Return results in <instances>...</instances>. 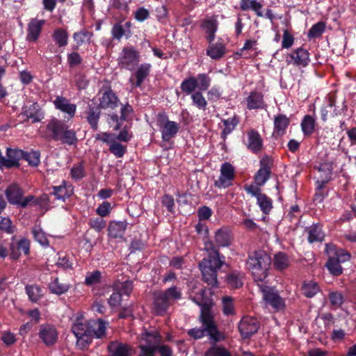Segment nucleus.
<instances>
[{"instance_id": "50", "label": "nucleus", "mask_w": 356, "mask_h": 356, "mask_svg": "<svg viewBox=\"0 0 356 356\" xmlns=\"http://www.w3.org/2000/svg\"><path fill=\"white\" fill-rule=\"evenodd\" d=\"M243 275L238 272H232L227 276V284L233 288H240L243 285Z\"/></svg>"}, {"instance_id": "27", "label": "nucleus", "mask_w": 356, "mask_h": 356, "mask_svg": "<svg viewBox=\"0 0 356 356\" xmlns=\"http://www.w3.org/2000/svg\"><path fill=\"white\" fill-rule=\"evenodd\" d=\"M318 172L320 173L319 177L317 178V183L327 184L331 179L332 175V163L330 162H324L319 164L318 166L315 167Z\"/></svg>"}, {"instance_id": "51", "label": "nucleus", "mask_w": 356, "mask_h": 356, "mask_svg": "<svg viewBox=\"0 0 356 356\" xmlns=\"http://www.w3.org/2000/svg\"><path fill=\"white\" fill-rule=\"evenodd\" d=\"M196 78L197 88L202 91L207 90L211 84V78L207 74H199Z\"/></svg>"}, {"instance_id": "59", "label": "nucleus", "mask_w": 356, "mask_h": 356, "mask_svg": "<svg viewBox=\"0 0 356 356\" xmlns=\"http://www.w3.org/2000/svg\"><path fill=\"white\" fill-rule=\"evenodd\" d=\"M109 151L117 158H120L125 154L126 148L122 144L113 142L109 147Z\"/></svg>"}, {"instance_id": "61", "label": "nucleus", "mask_w": 356, "mask_h": 356, "mask_svg": "<svg viewBox=\"0 0 356 356\" xmlns=\"http://www.w3.org/2000/svg\"><path fill=\"white\" fill-rule=\"evenodd\" d=\"M89 225L91 228L99 232L106 227V221L103 220L102 217H97L90 219Z\"/></svg>"}, {"instance_id": "5", "label": "nucleus", "mask_w": 356, "mask_h": 356, "mask_svg": "<svg viewBox=\"0 0 356 356\" xmlns=\"http://www.w3.org/2000/svg\"><path fill=\"white\" fill-rule=\"evenodd\" d=\"M90 321H87L82 316L77 317L72 323L71 331L76 338V345L84 349L90 344Z\"/></svg>"}, {"instance_id": "54", "label": "nucleus", "mask_w": 356, "mask_h": 356, "mask_svg": "<svg viewBox=\"0 0 356 356\" xmlns=\"http://www.w3.org/2000/svg\"><path fill=\"white\" fill-rule=\"evenodd\" d=\"M22 159L26 161L29 165L32 166H38L40 163V153L37 151H32L31 152H24Z\"/></svg>"}, {"instance_id": "4", "label": "nucleus", "mask_w": 356, "mask_h": 356, "mask_svg": "<svg viewBox=\"0 0 356 356\" xmlns=\"http://www.w3.org/2000/svg\"><path fill=\"white\" fill-rule=\"evenodd\" d=\"M47 129L51 134V138L54 141L63 145L76 146L78 143L76 131L70 129L64 121L54 118L49 122Z\"/></svg>"}, {"instance_id": "1", "label": "nucleus", "mask_w": 356, "mask_h": 356, "mask_svg": "<svg viewBox=\"0 0 356 356\" xmlns=\"http://www.w3.org/2000/svg\"><path fill=\"white\" fill-rule=\"evenodd\" d=\"M206 290L201 289L191 299L201 307L198 321L200 327H193L187 331V334L194 340H199L204 337H209L213 342H221L226 338L224 332L220 330L215 316L211 312L213 305V300L205 296Z\"/></svg>"}, {"instance_id": "29", "label": "nucleus", "mask_w": 356, "mask_h": 356, "mask_svg": "<svg viewBox=\"0 0 356 356\" xmlns=\"http://www.w3.org/2000/svg\"><path fill=\"white\" fill-rule=\"evenodd\" d=\"M127 222L124 221H111L108 227V236L113 238H122L127 227Z\"/></svg>"}, {"instance_id": "32", "label": "nucleus", "mask_w": 356, "mask_h": 356, "mask_svg": "<svg viewBox=\"0 0 356 356\" xmlns=\"http://www.w3.org/2000/svg\"><path fill=\"white\" fill-rule=\"evenodd\" d=\"M239 5L242 11L251 10L255 13L257 17H261L264 16L261 11L263 5L257 0H241Z\"/></svg>"}, {"instance_id": "19", "label": "nucleus", "mask_w": 356, "mask_h": 356, "mask_svg": "<svg viewBox=\"0 0 356 356\" xmlns=\"http://www.w3.org/2000/svg\"><path fill=\"white\" fill-rule=\"evenodd\" d=\"M7 158L3 157V166L7 168L19 167V161L22 159L24 151L19 149L8 148L6 152Z\"/></svg>"}, {"instance_id": "22", "label": "nucleus", "mask_w": 356, "mask_h": 356, "mask_svg": "<svg viewBox=\"0 0 356 356\" xmlns=\"http://www.w3.org/2000/svg\"><path fill=\"white\" fill-rule=\"evenodd\" d=\"M154 298V309L156 313V314L160 316H163L171 304L167 300L166 297L163 296V294L161 292V291H155L153 293Z\"/></svg>"}, {"instance_id": "55", "label": "nucleus", "mask_w": 356, "mask_h": 356, "mask_svg": "<svg viewBox=\"0 0 356 356\" xmlns=\"http://www.w3.org/2000/svg\"><path fill=\"white\" fill-rule=\"evenodd\" d=\"M102 280V273L99 270H95L92 273H88L85 278V284L87 286H92L100 283Z\"/></svg>"}, {"instance_id": "31", "label": "nucleus", "mask_w": 356, "mask_h": 356, "mask_svg": "<svg viewBox=\"0 0 356 356\" xmlns=\"http://www.w3.org/2000/svg\"><path fill=\"white\" fill-rule=\"evenodd\" d=\"M290 57L295 64L299 66L305 67L309 62V53L307 50L300 47L293 51Z\"/></svg>"}, {"instance_id": "39", "label": "nucleus", "mask_w": 356, "mask_h": 356, "mask_svg": "<svg viewBox=\"0 0 356 356\" xmlns=\"http://www.w3.org/2000/svg\"><path fill=\"white\" fill-rule=\"evenodd\" d=\"M26 293L32 302H38L42 297V289L36 284H28L25 286Z\"/></svg>"}, {"instance_id": "62", "label": "nucleus", "mask_w": 356, "mask_h": 356, "mask_svg": "<svg viewBox=\"0 0 356 356\" xmlns=\"http://www.w3.org/2000/svg\"><path fill=\"white\" fill-rule=\"evenodd\" d=\"M113 38L120 40L124 35L127 37V31L123 26L115 24L111 30Z\"/></svg>"}, {"instance_id": "16", "label": "nucleus", "mask_w": 356, "mask_h": 356, "mask_svg": "<svg viewBox=\"0 0 356 356\" xmlns=\"http://www.w3.org/2000/svg\"><path fill=\"white\" fill-rule=\"evenodd\" d=\"M45 21L43 19H31L27 26L26 40L29 42H36L41 33Z\"/></svg>"}, {"instance_id": "30", "label": "nucleus", "mask_w": 356, "mask_h": 356, "mask_svg": "<svg viewBox=\"0 0 356 356\" xmlns=\"http://www.w3.org/2000/svg\"><path fill=\"white\" fill-rule=\"evenodd\" d=\"M10 257L13 259H17L20 256L21 251L28 255L30 251V241L26 238H22L17 242L16 248L14 244H10Z\"/></svg>"}, {"instance_id": "49", "label": "nucleus", "mask_w": 356, "mask_h": 356, "mask_svg": "<svg viewBox=\"0 0 356 356\" xmlns=\"http://www.w3.org/2000/svg\"><path fill=\"white\" fill-rule=\"evenodd\" d=\"M38 106L36 104L26 106L23 108V114L26 115L28 119H31L33 122H36L40 120L38 116Z\"/></svg>"}, {"instance_id": "26", "label": "nucleus", "mask_w": 356, "mask_h": 356, "mask_svg": "<svg viewBox=\"0 0 356 356\" xmlns=\"http://www.w3.org/2000/svg\"><path fill=\"white\" fill-rule=\"evenodd\" d=\"M290 124V120L284 114H279L274 118L273 135L277 138L283 136Z\"/></svg>"}, {"instance_id": "8", "label": "nucleus", "mask_w": 356, "mask_h": 356, "mask_svg": "<svg viewBox=\"0 0 356 356\" xmlns=\"http://www.w3.org/2000/svg\"><path fill=\"white\" fill-rule=\"evenodd\" d=\"M260 289L263 293L264 300L272 307L277 310H281L285 307L284 299L279 295L278 291L274 287L261 285Z\"/></svg>"}, {"instance_id": "18", "label": "nucleus", "mask_w": 356, "mask_h": 356, "mask_svg": "<svg viewBox=\"0 0 356 356\" xmlns=\"http://www.w3.org/2000/svg\"><path fill=\"white\" fill-rule=\"evenodd\" d=\"M54 104L56 109L67 114L68 118L72 119L74 117L76 105L71 104L70 100L62 96H57L54 101Z\"/></svg>"}, {"instance_id": "17", "label": "nucleus", "mask_w": 356, "mask_h": 356, "mask_svg": "<svg viewBox=\"0 0 356 356\" xmlns=\"http://www.w3.org/2000/svg\"><path fill=\"white\" fill-rule=\"evenodd\" d=\"M246 107L248 110L266 109L268 105L266 104L264 95L258 91H252L245 99Z\"/></svg>"}, {"instance_id": "53", "label": "nucleus", "mask_w": 356, "mask_h": 356, "mask_svg": "<svg viewBox=\"0 0 356 356\" xmlns=\"http://www.w3.org/2000/svg\"><path fill=\"white\" fill-rule=\"evenodd\" d=\"M191 99L194 105L199 109L206 110L207 102L200 91H195L191 95Z\"/></svg>"}, {"instance_id": "58", "label": "nucleus", "mask_w": 356, "mask_h": 356, "mask_svg": "<svg viewBox=\"0 0 356 356\" xmlns=\"http://www.w3.org/2000/svg\"><path fill=\"white\" fill-rule=\"evenodd\" d=\"M222 312L225 315H232L234 314L233 300L230 297L222 298Z\"/></svg>"}, {"instance_id": "48", "label": "nucleus", "mask_w": 356, "mask_h": 356, "mask_svg": "<svg viewBox=\"0 0 356 356\" xmlns=\"http://www.w3.org/2000/svg\"><path fill=\"white\" fill-rule=\"evenodd\" d=\"M196 78L195 76H190L185 79L181 83L180 88L182 92L187 95L191 94L193 92H195L197 88Z\"/></svg>"}, {"instance_id": "11", "label": "nucleus", "mask_w": 356, "mask_h": 356, "mask_svg": "<svg viewBox=\"0 0 356 356\" xmlns=\"http://www.w3.org/2000/svg\"><path fill=\"white\" fill-rule=\"evenodd\" d=\"M260 323L257 318L252 316H243L240 321L238 328L241 337L243 339H249L257 332Z\"/></svg>"}, {"instance_id": "57", "label": "nucleus", "mask_w": 356, "mask_h": 356, "mask_svg": "<svg viewBox=\"0 0 356 356\" xmlns=\"http://www.w3.org/2000/svg\"><path fill=\"white\" fill-rule=\"evenodd\" d=\"M0 230L8 234H13L15 231V227L12 225V221L9 218L0 217Z\"/></svg>"}, {"instance_id": "33", "label": "nucleus", "mask_w": 356, "mask_h": 356, "mask_svg": "<svg viewBox=\"0 0 356 356\" xmlns=\"http://www.w3.org/2000/svg\"><path fill=\"white\" fill-rule=\"evenodd\" d=\"M108 348L111 353L110 356H131V349L126 343L112 342Z\"/></svg>"}, {"instance_id": "23", "label": "nucleus", "mask_w": 356, "mask_h": 356, "mask_svg": "<svg viewBox=\"0 0 356 356\" xmlns=\"http://www.w3.org/2000/svg\"><path fill=\"white\" fill-rule=\"evenodd\" d=\"M232 237L229 231L226 228H220L215 233L214 243L213 244L216 246L217 250L220 247H228L231 245Z\"/></svg>"}, {"instance_id": "20", "label": "nucleus", "mask_w": 356, "mask_h": 356, "mask_svg": "<svg viewBox=\"0 0 356 356\" xmlns=\"http://www.w3.org/2000/svg\"><path fill=\"white\" fill-rule=\"evenodd\" d=\"M101 108L97 105L88 104L87 110L84 112L86 119L93 131L98 129V122L101 115Z\"/></svg>"}, {"instance_id": "42", "label": "nucleus", "mask_w": 356, "mask_h": 356, "mask_svg": "<svg viewBox=\"0 0 356 356\" xmlns=\"http://www.w3.org/2000/svg\"><path fill=\"white\" fill-rule=\"evenodd\" d=\"M257 203L261 211L265 214H268L273 209V201L266 194L259 195L257 198Z\"/></svg>"}, {"instance_id": "56", "label": "nucleus", "mask_w": 356, "mask_h": 356, "mask_svg": "<svg viewBox=\"0 0 356 356\" xmlns=\"http://www.w3.org/2000/svg\"><path fill=\"white\" fill-rule=\"evenodd\" d=\"M70 175L73 179L79 180L85 177V170L82 163L74 165L70 172Z\"/></svg>"}, {"instance_id": "13", "label": "nucleus", "mask_w": 356, "mask_h": 356, "mask_svg": "<svg viewBox=\"0 0 356 356\" xmlns=\"http://www.w3.org/2000/svg\"><path fill=\"white\" fill-rule=\"evenodd\" d=\"M38 337L47 347L54 346L58 339V332L51 324H43L39 327Z\"/></svg>"}, {"instance_id": "47", "label": "nucleus", "mask_w": 356, "mask_h": 356, "mask_svg": "<svg viewBox=\"0 0 356 356\" xmlns=\"http://www.w3.org/2000/svg\"><path fill=\"white\" fill-rule=\"evenodd\" d=\"M133 282L131 280H126L124 282L115 281L113 283L114 290L119 291L120 293L129 296L133 290Z\"/></svg>"}, {"instance_id": "12", "label": "nucleus", "mask_w": 356, "mask_h": 356, "mask_svg": "<svg viewBox=\"0 0 356 356\" xmlns=\"http://www.w3.org/2000/svg\"><path fill=\"white\" fill-rule=\"evenodd\" d=\"M99 106L102 109H115L118 106L120 100L110 86H104L99 92Z\"/></svg>"}, {"instance_id": "52", "label": "nucleus", "mask_w": 356, "mask_h": 356, "mask_svg": "<svg viewBox=\"0 0 356 356\" xmlns=\"http://www.w3.org/2000/svg\"><path fill=\"white\" fill-rule=\"evenodd\" d=\"M32 233L33 234L35 240L38 241L40 245L43 246L49 245V240L46 236L45 233L42 230V229L40 227H34L32 229Z\"/></svg>"}, {"instance_id": "7", "label": "nucleus", "mask_w": 356, "mask_h": 356, "mask_svg": "<svg viewBox=\"0 0 356 356\" xmlns=\"http://www.w3.org/2000/svg\"><path fill=\"white\" fill-rule=\"evenodd\" d=\"M348 110L346 98L341 102V107L336 106V95L328 94L325 100V105L321 108V118L325 121L330 113L332 116L345 114Z\"/></svg>"}, {"instance_id": "64", "label": "nucleus", "mask_w": 356, "mask_h": 356, "mask_svg": "<svg viewBox=\"0 0 356 356\" xmlns=\"http://www.w3.org/2000/svg\"><path fill=\"white\" fill-rule=\"evenodd\" d=\"M293 42L294 38L293 35L287 29H285L283 33L282 47L284 49H289L293 45Z\"/></svg>"}, {"instance_id": "35", "label": "nucleus", "mask_w": 356, "mask_h": 356, "mask_svg": "<svg viewBox=\"0 0 356 356\" xmlns=\"http://www.w3.org/2000/svg\"><path fill=\"white\" fill-rule=\"evenodd\" d=\"M163 141H169L179 131V125L174 121L167 122L160 128Z\"/></svg>"}, {"instance_id": "3", "label": "nucleus", "mask_w": 356, "mask_h": 356, "mask_svg": "<svg viewBox=\"0 0 356 356\" xmlns=\"http://www.w3.org/2000/svg\"><path fill=\"white\" fill-rule=\"evenodd\" d=\"M245 264L254 281L262 282L268 277L271 258L264 250H255L248 254Z\"/></svg>"}, {"instance_id": "40", "label": "nucleus", "mask_w": 356, "mask_h": 356, "mask_svg": "<svg viewBox=\"0 0 356 356\" xmlns=\"http://www.w3.org/2000/svg\"><path fill=\"white\" fill-rule=\"evenodd\" d=\"M70 285L66 283L60 282V280L56 277L54 281L49 283V289L51 293L60 296L68 291Z\"/></svg>"}, {"instance_id": "2", "label": "nucleus", "mask_w": 356, "mask_h": 356, "mask_svg": "<svg viewBox=\"0 0 356 356\" xmlns=\"http://www.w3.org/2000/svg\"><path fill=\"white\" fill-rule=\"evenodd\" d=\"M204 249L209 254V259L199 264L204 282L211 287L218 286L217 272L225 263V257L220 256L219 250L211 241L204 243Z\"/></svg>"}, {"instance_id": "45", "label": "nucleus", "mask_w": 356, "mask_h": 356, "mask_svg": "<svg viewBox=\"0 0 356 356\" xmlns=\"http://www.w3.org/2000/svg\"><path fill=\"white\" fill-rule=\"evenodd\" d=\"M167 300L172 305L173 302L181 298L182 293L181 289L177 286H172L165 291H161Z\"/></svg>"}, {"instance_id": "15", "label": "nucleus", "mask_w": 356, "mask_h": 356, "mask_svg": "<svg viewBox=\"0 0 356 356\" xmlns=\"http://www.w3.org/2000/svg\"><path fill=\"white\" fill-rule=\"evenodd\" d=\"M248 140L246 146L252 153L259 154L264 148V141L259 133L251 129L247 132Z\"/></svg>"}, {"instance_id": "25", "label": "nucleus", "mask_w": 356, "mask_h": 356, "mask_svg": "<svg viewBox=\"0 0 356 356\" xmlns=\"http://www.w3.org/2000/svg\"><path fill=\"white\" fill-rule=\"evenodd\" d=\"M89 327L90 343L94 337L99 339L105 335L106 323L102 319L90 321Z\"/></svg>"}, {"instance_id": "21", "label": "nucleus", "mask_w": 356, "mask_h": 356, "mask_svg": "<svg viewBox=\"0 0 356 356\" xmlns=\"http://www.w3.org/2000/svg\"><path fill=\"white\" fill-rule=\"evenodd\" d=\"M150 69L151 65L149 63H143L138 67L134 74L136 81H134L133 76L129 79V82L131 83L133 88H139L141 86L145 79L149 76Z\"/></svg>"}, {"instance_id": "44", "label": "nucleus", "mask_w": 356, "mask_h": 356, "mask_svg": "<svg viewBox=\"0 0 356 356\" xmlns=\"http://www.w3.org/2000/svg\"><path fill=\"white\" fill-rule=\"evenodd\" d=\"M92 33L88 31L87 30H81L79 32H76L73 35V38L76 43V47L74 49L77 50L78 47L83 43L90 42Z\"/></svg>"}, {"instance_id": "60", "label": "nucleus", "mask_w": 356, "mask_h": 356, "mask_svg": "<svg viewBox=\"0 0 356 356\" xmlns=\"http://www.w3.org/2000/svg\"><path fill=\"white\" fill-rule=\"evenodd\" d=\"M329 300L332 306L339 307L343 302V295L339 292H330L329 293Z\"/></svg>"}, {"instance_id": "9", "label": "nucleus", "mask_w": 356, "mask_h": 356, "mask_svg": "<svg viewBox=\"0 0 356 356\" xmlns=\"http://www.w3.org/2000/svg\"><path fill=\"white\" fill-rule=\"evenodd\" d=\"M260 168L254 177V180L257 186H263L270 178L271 169L273 165V158L265 155L259 161Z\"/></svg>"}, {"instance_id": "36", "label": "nucleus", "mask_w": 356, "mask_h": 356, "mask_svg": "<svg viewBox=\"0 0 356 356\" xmlns=\"http://www.w3.org/2000/svg\"><path fill=\"white\" fill-rule=\"evenodd\" d=\"M273 263L274 268L280 271L286 269L290 265L289 256L282 252H279L274 255Z\"/></svg>"}, {"instance_id": "38", "label": "nucleus", "mask_w": 356, "mask_h": 356, "mask_svg": "<svg viewBox=\"0 0 356 356\" xmlns=\"http://www.w3.org/2000/svg\"><path fill=\"white\" fill-rule=\"evenodd\" d=\"M211 346L205 352V356H232L231 353L222 346H218V342H213L208 337Z\"/></svg>"}, {"instance_id": "41", "label": "nucleus", "mask_w": 356, "mask_h": 356, "mask_svg": "<svg viewBox=\"0 0 356 356\" xmlns=\"http://www.w3.org/2000/svg\"><path fill=\"white\" fill-rule=\"evenodd\" d=\"M52 38L58 47H65L68 43L67 32L61 28L54 30Z\"/></svg>"}, {"instance_id": "37", "label": "nucleus", "mask_w": 356, "mask_h": 356, "mask_svg": "<svg viewBox=\"0 0 356 356\" xmlns=\"http://www.w3.org/2000/svg\"><path fill=\"white\" fill-rule=\"evenodd\" d=\"M225 54V46L222 43L211 42L207 49V54L212 59L218 60L221 58Z\"/></svg>"}, {"instance_id": "28", "label": "nucleus", "mask_w": 356, "mask_h": 356, "mask_svg": "<svg viewBox=\"0 0 356 356\" xmlns=\"http://www.w3.org/2000/svg\"><path fill=\"white\" fill-rule=\"evenodd\" d=\"M5 194L10 204L17 205L24 195V191L17 184H13L8 186Z\"/></svg>"}, {"instance_id": "6", "label": "nucleus", "mask_w": 356, "mask_h": 356, "mask_svg": "<svg viewBox=\"0 0 356 356\" xmlns=\"http://www.w3.org/2000/svg\"><path fill=\"white\" fill-rule=\"evenodd\" d=\"M140 58V52L134 47H125L118 57V67L121 70L133 71L138 67Z\"/></svg>"}, {"instance_id": "34", "label": "nucleus", "mask_w": 356, "mask_h": 356, "mask_svg": "<svg viewBox=\"0 0 356 356\" xmlns=\"http://www.w3.org/2000/svg\"><path fill=\"white\" fill-rule=\"evenodd\" d=\"M53 191L50 193V195H54L58 200L65 201L66 198H68L72 193V190L71 186H67V182L63 181L62 184L58 186L52 187Z\"/></svg>"}, {"instance_id": "14", "label": "nucleus", "mask_w": 356, "mask_h": 356, "mask_svg": "<svg viewBox=\"0 0 356 356\" xmlns=\"http://www.w3.org/2000/svg\"><path fill=\"white\" fill-rule=\"evenodd\" d=\"M200 28L204 31L206 39L209 44L213 42L216 38V33L218 28V17L216 15L206 17L200 22Z\"/></svg>"}, {"instance_id": "43", "label": "nucleus", "mask_w": 356, "mask_h": 356, "mask_svg": "<svg viewBox=\"0 0 356 356\" xmlns=\"http://www.w3.org/2000/svg\"><path fill=\"white\" fill-rule=\"evenodd\" d=\"M325 266L328 271L334 276H339L343 273V268L339 260L336 259L334 257H330L325 264Z\"/></svg>"}, {"instance_id": "10", "label": "nucleus", "mask_w": 356, "mask_h": 356, "mask_svg": "<svg viewBox=\"0 0 356 356\" xmlns=\"http://www.w3.org/2000/svg\"><path fill=\"white\" fill-rule=\"evenodd\" d=\"M220 175L215 181L214 186L218 188H225L232 186L235 178V169L234 166L228 163H223L220 167Z\"/></svg>"}, {"instance_id": "46", "label": "nucleus", "mask_w": 356, "mask_h": 356, "mask_svg": "<svg viewBox=\"0 0 356 356\" xmlns=\"http://www.w3.org/2000/svg\"><path fill=\"white\" fill-rule=\"evenodd\" d=\"M225 128L222 131L221 137L225 140L227 135L229 134L238 124L239 120L236 116H234L232 118H228L227 120H222Z\"/></svg>"}, {"instance_id": "63", "label": "nucleus", "mask_w": 356, "mask_h": 356, "mask_svg": "<svg viewBox=\"0 0 356 356\" xmlns=\"http://www.w3.org/2000/svg\"><path fill=\"white\" fill-rule=\"evenodd\" d=\"M74 83L79 90L85 89L88 84V81L86 76L82 73H77L74 76Z\"/></svg>"}, {"instance_id": "24", "label": "nucleus", "mask_w": 356, "mask_h": 356, "mask_svg": "<svg viewBox=\"0 0 356 356\" xmlns=\"http://www.w3.org/2000/svg\"><path fill=\"white\" fill-rule=\"evenodd\" d=\"M315 325L317 326L316 333H325L331 325L334 323V317L332 314L327 313L322 316H318L314 321Z\"/></svg>"}]
</instances>
